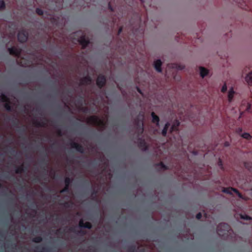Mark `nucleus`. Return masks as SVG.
Instances as JSON below:
<instances>
[{
	"instance_id": "obj_1",
	"label": "nucleus",
	"mask_w": 252,
	"mask_h": 252,
	"mask_svg": "<svg viewBox=\"0 0 252 252\" xmlns=\"http://www.w3.org/2000/svg\"><path fill=\"white\" fill-rule=\"evenodd\" d=\"M144 115L143 114L139 113L137 117L134 119V124L135 125L136 132L138 136L141 135L143 132V120Z\"/></svg>"
},
{
	"instance_id": "obj_2",
	"label": "nucleus",
	"mask_w": 252,
	"mask_h": 252,
	"mask_svg": "<svg viewBox=\"0 0 252 252\" xmlns=\"http://www.w3.org/2000/svg\"><path fill=\"white\" fill-rule=\"evenodd\" d=\"M231 230V227L229 224L226 223H220L217 226V231L219 235L224 236L227 235L229 231Z\"/></svg>"
},
{
	"instance_id": "obj_3",
	"label": "nucleus",
	"mask_w": 252,
	"mask_h": 252,
	"mask_svg": "<svg viewBox=\"0 0 252 252\" xmlns=\"http://www.w3.org/2000/svg\"><path fill=\"white\" fill-rule=\"evenodd\" d=\"M87 123L101 127H104L105 126V123L103 120L100 119L95 116H92L89 117L87 120Z\"/></svg>"
},
{
	"instance_id": "obj_4",
	"label": "nucleus",
	"mask_w": 252,
	"mask_h": 252,
	"mask_svg": "<svg viewBox=\"0 0 252 252\" xmlns=\"http://www.w3.org/2000/svg\"><path fill=\"white\" fill-rule=\"evenodd\" d=\"M28 32L25 30L19 31L17 35L18 40L21 43L26 42L28 39Z\"/></svg>"
},
{
	"instance_id": "obj_5",
	"label": "nucleus",
	"mask_w": 252,
	"mask_h": 252,
	"mask_svg": "<svg viewBox=\"0 0 252 252\" xmlns=\"http://www.w3.org/2000/svg\"><path fill=\"white\" fill-rule=\"evenodd\" d=\"M34 252H57V251L54 248L37 245L35 247Z\"/></svg>"
},
{
	"instance_id": "obj_6",
	"label": "nucleus",
	"mask_w": 252,
	"mask_h": 252,
	"mask_svg": "<svg viewBox=\"0 0 252 252\" xmlns=\"http://www.w3.org/2000/svg\"><path fill=\"white\" fill-rule=\"evenodd\" d=\"M222 191L229 194H232V191H233L239 198L244 199L243 195L238 191V190L232 187L223 188Z\"/></svg>"
},
{
	"instance_id": "obj_7",
	"label": "nucleus",
	"mask_w": 252,
	"mask_h": 252,
	"mask_svg": "<svg viewBox=\"0 0 252 252\" xmlns=\"http://www.w3.org/2000/svg\"><path fill=\"white\" fill-rule=\"evenodd\" d=\"M96 85L99 89L102 88L106 84V77L103 74H99L96 79Z\"/></svg>"
},
{
	"instance_id": "obj_8",
	"label": "nucleus",
	"mask_w": 252,
	"mask_h": 252,
	"mask_svg": "<svg viewBox=\"0 0 252 252\" xmlns=\"http://www.w3.org/2000/svg\"><path fill=\"white\" fill-rule=\"evenodd\" d=\"M78 41L82 45L83 49H85L90 43L89 39L86 37L85 35H82L81 36Z\"/></svg>"
},
{
	"instance_id": "obj_9",
	"label": "nucleus",
	"mask_w": 252,
	"mask_h": 252,
	"mask_svg": "<svg viewBox=\"0 0 252 252\" xmlns=\"http://www.w3.org/2000/svg\"><path fill=\"white\" fill-rule=\"evenodd\" d=\"M8 52L11 55L15 57H19L21 53V49L16 47H12L8 49Z\"/></svg>"
},
{
	"instance_id": "obj_10",
	"label": "nucleus",
	"mask_w": 252,
	"mask_h": 252,
	"mask_svg": "<svg viewBox=\"0 0 252 252\" xmlns=\"http://www.w3.org/2000/svg\"><path fill=\"white\" fill-rule=\"evenodd\" d=\"M70 145L72 148L75 149L78 152L81 154L84 153V148L81 144L71 141Z\"/></svg>"
},
{
	"instance_id": "obj_11",
	"label": "nucleus",
	"mask_w": 252,
	"mask_h": 252,
	"mask_svg": "<svg viewBox=\"0 0 252 252\" xmlns=\"http://www.w3.org/2000/svg\"><path fill=\"white\" fill-rule=\"evenodd\" d=\"M138 146L139 148L141 149L143 151H146L148 149L147 144L144 139L141 138H138Z\"/></svg>"
},
{
	"instance_id": "obj_12",
	"label": "nucleus",
	"mask_w": 252,
	"mask_h": 252,
	"mask_svg": "<svg viewBox=\"0 0 252 252\" xmlns=\"http://www.w3.org/2000/svg\"><path fill=\"white\" fill-rule=\"evenodd\" d=\"M92 78L90 76L87 75L80 80L79 85L82 86L90 84L92 82Z\"/></svg>"
},
{
	"instance_id": "obj_13",
	"label": "nucleus",
	"mask_w": 252,
	"mask_h": 252,
	"mask_svg": "<svg viewBox=\"0 0 252 252\" xmlns=\"http://www.w3.org/2000/svg\"><path fill=\"white\" fill-rule=\"evenodd\" d=\"M79 226L81 228H85L88 229H91L92 225L90 222H84L83 219H81L79 222Z\"/></svg>"
},
{
	"instance_id": "obj_14",
	"label": "nucleus",
	"mask_w": 252,
	"mask_h": 252,
	"mask_svg": "<svg viewBox=\"0 0 252 252\" xmlns=\"http://www.w3.org/2000/svg\"><path fill=\"white\" fill-rule=\"evenodd\" d=\"M161 65L162 63L160 60H157L154 62V65L155 69L158 72H161Z\"/></svg>"
},
{
	"instance_id": "obj_15",
	"label": "nucleus",
	"mask_w": 252,
	"mask_h": 252,
	"mask_svg": "<svg viewBox=\"0 0 252 252\" xmlns=\"http://www.w3.org/2000/svg\"><path fill=\"white\" fill-rule=\"evenodd\" d=\"M180 122L178 120H175L170 129V132L172 133L174 131L178 130V127L180 125Z\"/></svg>"
},
{
	"instance_id": "obj_16",
	"label": "nucleus",
	"mask_w": 252,
	"mask_h": 252,
	"mask_svg": "<svg viewBox=\"0 0 252 252\" xmlns=\"http://www.w3.org/2000/svg\"><path fill=\"white\" fill-rule=\"evenodd\" d=\"M152 122L156 124L157 126H159V118L154 112H152Z\"/></svg>"
},
{
	"instance_id": "obj_17",
	"label": "nucleus",
	"mask_w": 252,
	"mask_h": 252,
	"mask_svg": "<svg viewBox=\"0 0 252 252\" xmlns=\"http://www.w3.org/2000/svg\"><path fill=\"white\" fill-rule=\"evenodd\" d=\"M69 231L71 232L76 233L78 234H80L82 236H84L86 234V232L83 230H80L76 232V229L75 227H70L68 229Z\"/></svg>"
},
{
	"instance_id": "obj_18",
	"label": "nucleus",
	"mask_w": 252,
	"mask_h": 252,
	"mask_svg": "<svg viewBox=\"0 0 252 252\" xmlns=\"http://www.w3.org/2000/svg\"><path fill=\"white\" fill-rule=\"evenodd\" d=\"M27 170V168L25 167L23 164H22L15 169V173L17 174H21L25 172Z\"/></svg>"
},
{
	"instance_id": "obj_19",
	"label": "nucleus",
	"mask_w": 252,
	"mask_h": 252,
	"mask_svg": "<svg viewBox=\"0 0 252 252\" xmlns=\"http://www.w3.org/2000/svg\"><path fill=\"white\" fill-rule=\"evenodd\" d=\"M170 126V124L169 122H167L164 126L163 129L162 130L161 134L163 136H166L167 132V130Z\"/></svg>"
},
{
	"instance_id": "obj_20",
	"label": "nucleus",
	"mask_w": 252,
	"mask_h": 252,
	"mask_svg": "<svg viewBox=\"0 0 252 252\" xmlns=\"http://www.w3.org/2000/svg\"><path fill=\"white\" fill-rule=\"evenodd\" d=\"M208 73V70L207 69L203 67H200V74L202 78L207 75Z\"/></svg>"
},
{
	"instance_id": "obj_21",
	"label": "nucleus",
	"mask_w": 252,
	"mask_h": 252,
	"mask_svg": "<svg viewBox=\"0 0 252 252\" xmlns=\"http://www.w3.org/2000/svg\"><path fill=\"white\" fill-rule=\"evenodd\" d=\"M156 166L159 167L161 170H166L168 169V167L165 165L162 162H160L156 164Z\"/></svg>"
},
{
	"instance_id": "obj_22",
	"label": "nucleus",
	"mask_w": 252,
	"mask_h": 252,
	"mask_svg": "<svg viewBox=\"0 0 252 252\" xmlns=\"http://www.w3.org/2000/svg\"><path fill=\"white\" fill-rule=\"evenodd\" d=\"M33 124L36 127H44L46 126L45 122H40L36 120L33 122Z\"/></svg>"
},
{
	"instance_id": "obj_23",
	"label": "nucleus",
	"mask_w": 252,
	"mask_h": 252,
	"mask_svg": "<svg viewBox=\"0 0 252 252\" xmlns=\"http://www.w3.org/2000/svg\"><path fill=\"white\" fill-rule=\"evenodd\" d=\"M234 94V91H233V88H231L228 92V99L229 102H231L232 100V99L233 98V95Z\"/></svg>"
},
{
	"instance_id": "obj_24",
	"label": "nucleus",
	"mask_w": 252,
	"mask_h": 252,
	"mask_svg": "<svg viewBox=\"0 0 252 252\" xmlns=\"http://www.w3.org/2000/svg\"><path fill=\"white\" fill-rule=\"evenodd\" d=\"M244 166L249 171L252 172V162H245L244 163Z\"/></svg>"
},
{
	"instance_id": "obj_25",
	"label": "nucleus",
	"mask_w": 252,
	"mask_h": 252,
	"mask_svg": "<svg viewBox=\"0 0 252 252\" xmlns=\"http://www.w3.org/2000/svg\"><path fill=\"white\" fill-rule=\"evenodd\" d=\"M0 100L3 102H7L9 101V98L4 94L2 93L0 95Z\"/></svg>"
},
{
	"instance_id": "obj_26",
	"label": "nucleus",
	"mask_w": 252,
	"mask_h": 252,
	"mask_svg": "<svg viewBox=\"0 0 252 252\" xmlns=\"http://www.w3.org/2000/svg\"><path fill=\"white\" fill-rule=\"evenodd\" d=\"M245 80L249 84H252V72L249 73L245 78Z\"/></svg>"
},
{
	"instance_id": "obj_27",
	"label": "nucleus",
	"mask_w": 252,
	"mask_h": 252,
	"mask_svg": "<svg viewBox=\"0 0 252 252\" xmlns=\"http://www.w3.org/2000/svg\"><path fill=\"white\" fill-rule=\"evenodd\" d=\"M4 108L5 109L9 112H11L13 111V108L10 105V101L9 102H7L4 104Z\"/></svg>"
},
{
	"instance_id": "obj_28",
	"label": "nucleus",
	"mask_w": 252,
	"mask_h": 252,
	"mask_svg": "<svg viewBox=\"0 0 252 252\" xmlns=\"http://www.w3.org/2000/svg\"><path fill=\"white\" fill-rule=\"evenodd\" d=\"M32 241L34 243H39L42 241V238L41 236H36L32 239Z\"/></svg>"
},
{
	"instance_id": "obj_29",
	"label": "nucleus",
	"mask_w": 252,
	"mask_h": 252,
	"mask_svg": "<svg viewBox=\"0 0 252 252\" xmlns=\"http://www.w3.org/2000/svg\"><path fill=\"white\" fill-rule=\"evenodd\" d=\"M72 179L69 177H66L64 179V184L66 186H69Z\"/></svg>"
},
{
	"instance_id": "obj_30",
	"label": "nucleus",
	"mask_w": 252,
	"mask_h": 252,
	"mask_svg": "<svg viewBox=\"0 0 252 252\" xmlns=\"http://www.w3.org/2000/svg\"><path fill=\"white\" fill-rule=\"evenodd\" d=\"M136 247L135 245L129 246L127 248V252H135Z\"/></svg>"
},
{
	"instance_id": "obj_31",
	"label": "nucleus",
	"mask_w": 252,
	"mask_h": 252,
	"mask_svg": "<svg viewBox=\"0 0 252 252\" xmlns=\"http://www.w3.org/2000/svg\"><path fill=\"white\" fill-rule=\"evenodd\" d=\"M241 136L243 138H244L245 139H246L247 140H250L252 138L251 135L249 133H248L247 132H245V133H243L242 134Z\"/></svg>"
},
{
	"instance_id": "obj_32",
	"label": "nucleus",
	"mask_w": 252,
	"mask_h": 252,
	"mask_svg": "<svg viewBox=\"0 0 252 252\" xmlns=\"http://www.w3.org/2000/svg\"><path fill=\"white\" fill-rule=\"evenodd\" d=\"M240 218L245 220H251L252 218L247 215H240Z\"/></svg>"
},
{
	"instance_id": "obj_33",
	"label": "nucleus",
	"mask_w": 252,
	"mask_h": 252,
	"mask_svg": "<svg viewBox=\"0 0 252 252\" xmlns=\"http://www.w3.org/2000/svg\"><path fill=\"white\" fill-rule=\"evenodd\" d=\"M69 190V186H66L65 185V187L61 191V193H63V192H68Z\"/></svg>"
},
{
	"instance_id": "obj_34",
	"label": "nucleus",
	"mask_w": 252,
	"mask_h": 252,
	"mask_svg": "<svg viewBox=\"0 0 252 252\" xmlns=\"http://www.w3.org/2000/svg\"><path fill=\"white\" fill-rule=\"evenodd\" d=\"M5 8V3L3 0H0V10H3Z\"/></svg>"
},
{
	"instance_id": "obj_35",
	"label": "nucleus",
	"mask_w": 252,
	"mask_h": 252,
	"mask_svg": "<svg viewBox=\"0 0 252 252\" xmlns=\"http://www.w3.org/2000/svg\"><path fill=\"white\" fill-rule=\"evenodd\" d=\"M35 11L38 15L41 16L43 14V11L39 8H37Z\"/></svg>"
},
{
	"instance_id": "obj_36",
	"label": "nucleus",
	"mask_w": 252,
	"mask_h": 252,
	"mask_svg": "<svg viewBox=\"0 0 252 252\" xmlns=\"http://www.w3.org/2000/svg\"><path fill=\"white\" fill-rule=\"evenodd\" d=\"M70 204H72V203H70L69 202H65L63 205L65 208H69L70 207Z\"/></svg>"
},
{
	"instance_id": "obj_37",
	"label": "nucleus",
	"mask_w": 252,
	"mask_h": 252,
	"mask_svg": "<svg viewBox=\"0 0 252 252\" xmlns=\"http://www.w3.org/2000/svg\"><path fill=\"white\" fill-rule=\"evenodd\" d=\"M227 91V86L225 84H224L222 87L221 91L222 93H225Z\"/></svg>"
},
{
	"instance_id": "obj_38",
	"label": "nucleus",
	"mask_w": 252,
	"mask_h": 252,
	"mask_svg": "<svg viewBox=\"0 0 252 252\" xmlns=\"http://www.w3.org/2000/svg\"><path fill=\"white\" fill-rule=\"evenodd\" d=\"M41 164H43L44 165V167H47V161L45 160V159H42L41 160Z\"/></svg>"
},
{
	"instance_id": "obj_39",
	"label": "nucleus",
	"mask_w": 252,
	"mask_h": 252,
	"mask_svg": "<svg viewBox=\"0 0 252 252\" xmlns=\"http://www.w3.org/2000/svg\"><path fill=\"white\" fill-rule=\"evenodd\" d=\"M97 193V190H96L95 189H92V193H91L92 196H96Z\"/></svg>"
},
{
	"instance_id": "obj_40",
	"label": "nucleus",
	"mask_w": 252,
	"mask_h": 252,
	"mask_svg": "<svg viewBox=\"0 0 252 252\" xmlns=\"http://www.w3.org/2000/svg\"><path fill=\"white\" fill-rule=\"evenodd\" d=\"M202 214L201 213H198L196 215V218L197 220H200L202 218Z\"/></svg>"
},
{
	"instance_id": "obj_41",
	"label": "nucleus",
	"mask_w": 252,
	"mask_h": 252,
	"mask_svg": "<svg viewBox=\"0 0 252 252\" xmlns=\"http://www.w3.org/2000/svg\"><path fill=\"white\" fill-rule=\"evenodd\" d=\"M26 131V128L25 126H23L22 127L19 128L18 130V131H22L23 132H24Z\"/></svg>"
},
{
	"instance_id": "obj_42",
	"label": "nucleus",
	"mask_w": 252,
	"mask_h": 252,
	"mask_svg": "<svg viewBox=\"0 0 252 252\" xmlns=\"http://www.w3.org/2000/svg\"><path fill=\"white\" fill-rule=\"evenodd\" d=\"M108 9L110 10V11L113 12L114 9L113 7L111 6L110 2L108 3Z\"/></svg>"
},
{
	"instance_id": "obj_43",
	"label": "nucleus",
	"mask_w": 252,
	"mask_h": 252,
	"mask_svg": "<svg viewBox=\"0 0 252 252\" xmlns=\"http://www.w3.org/2000/svg\"><path fill=\"white\" fill-rule=\"evenodd\" d=\"M9 152L11 155H14V154L16 153V151L13 148H11Z\"/></svg>"
},
{
	"instance_id": "obj_44",
	"label": "nucleus",
	"mask_w": 252,
	"mask_h": 252,
	"mask_svg": "<svg viewBox=\"0 0 252 252\" xmlns=\"http://www.w3.org/2000/svg\"><path fill=\"white\" fill-rule=\"evenodd\" d=\"M57 134L59 136H61L62 135V132L61 129H58L57 131Z\"/></svg>"
},
{
	"instance_id": "obj_45",
	"label": "nucleus",
	"mask_w": 252,
	"mask_h": 252,
	"mask_svg": "<svg viewBox=\"0 0 252 252\" xmlns=\"http://www.w3.org/2000/svg\"><path fill=\"white\" fill-rule=\"evenodd\" d=\"M122 31H123V27H121L119 28V30H118V34H120L122 32Z\"/></svg>"
},
{
	"instance_id": "obj_46",
	"label": "nucleus",
	"mask_w": 252,
	"mask_h": 252,
	"mask_svg": "<svg viewBox=\"0 0 252 252\" xmlns=\"http://www.w3.org/2000/svg\"><path fill=\"white\" fill-rule=\"evenodd\" d=\"M137 91L139 94H143L141 90L138 87H137Z\"/></svg>"
},
{
	"instance_id": "obj_47",
	"label": "nucleus",
	"mask_w": 252,
	"mask_h": 252,
	"mask_svg": "<svg viewBox=\"0 0 252 252\" xmlns=\"http://www.w3.org/2000/svg\"><path fill=\"white\" fill-rule=\"evenodd\" d=\"M178 69H182L183 68V67L182 66V65H179L177 67Z\"/></svg>"
},
{
	"instance_id": "obj_48",
	"label": "nucleus",
	"mask_w": 252,
	"mask_h": 252,
	"mask_svg": "<svg viewBox=\"0 0 252 252\" xmlns=\"http://www.w3.org/2000/svg\"><path fill=\"white\" fill-rule=\"evenodd\" d=\"M64 231H61L60 229L57 230V232L61 234H63L64 233Z\"/></svg>"
},
{
	"instance_id": "obj_49",
	"label": "nucleus",
	"mask_w": 252,
	"mask_h": 252,
	"mask_svg": "<svg viewBox=\"0 0 252 252\" xmlns=\"http://www.w3.org/2000/svg\"><path fill=\"white\" fill-rule=\"evenodd\" d=\"M219 165L220 166H221L222 165V161L220 160V159H219Z\"/></svg>"
},
{
	"instance_id": "obj_50",
	"label": "nucleus",
	"mask_w": 252,
	"mask_h": 252,
	"mask_svg": "<svg viewBox=\"0 0 252 252\" xmlns=\"http://www.w3.org/2000/svg\"><path fill=\"white\" fill-rule=\"evenodd\" d=\"M15 125L17 126L18 125V121H14Z\"/></svg>"
},
{
	"instance_id": "obj_51",
	"label": "nucleus",
	"mask_w": 252,
	"mask_h": 252,
	"mask_svg": "<svg viewBox=\"0 0 252 252\" xmlns=\"http://www.w3.org/2000/svg\"><path fill=\"white\" fill-rule=\"evenodd\" d=\"M84 182H85V183H87V184H89V181H88V180H85V181H84Z\"/></svg>"
},
{
	"instance_id": "obj_52",
	"label": "nucleus",
	"mask_w": 252,
	"mask_h": 252,
	"mask_svg": "<svg viewBox=\"0 0 252 252\" xmlns=\"http://www.w3.org/2000/svg\"><path fill=\"white\" fill-rule=\"evenodd\" d=\"M0 236L1 237H3V236H3V234H2L1 232H0Z\"/></svg>"
},
{
	"instance_id": "obj_53",
	"label": "nucleus",
	"mask_w": 252,
	"mask_h": 252,
	"mask_svg": "<svg viewBox=\"0 0 252 252\" xmlns=\"http://www.w3.org/2000/svg\"><path fill=\"white\" fill-rule=\"evenodd\" d=\"M113 22L114 23H116V19H113Z\"/></svg>"
},
{
	"instance_id": "obj_54",
	"label": "nucleus",
	"mask_w": 252,
	"mask_h": 252,
	"mask_svg": "<svg viewBox=\"0 0 252 252\" xmlns=\"http://www.w3.org/2000/svg\"><path fill=\"white\" fill-rule=\"evenodd\" d=\"M9 200H10L11 202H12V201H13V198H9Z\"/></svg>"
},
{
	"instance_id": "obj_55",
	"label": "nucleus",
	"mask_w": 252,
	"mask_h": 252,
	"mask_svg": "<svg viewBox=\"0 0 252 252\" xmlns=\"http://www.w3.org/2000/svg\"><path fill=\"white\" fill-rule=\"evenodd\" d=\"M228 145V142H225V146H227Z\"/></svg>"
},
{
	"instance_id": "obj_56",
	"label": "nucleus",
	"mask_w": 252,
	"mask_h": 252,
	"mask_svg": "<svg viewBox=\"0 0 252 252\" xmlns=\"http://www.w3.org/2000/svg\"><path fill=\"white\" fill-rule=\"evenodd\" d=\"M35 180H36V181H39V179H38V178H36L35 179Z\"/></svg>"
},
{
	"instance_id": "obj_57",
	"label": "nucleus",
	"mask_w": 252,
	"mask_h": 252,
	"mask_svg": "<svg viewBox=\"0 0 252 252\" xmlns=\"http://www.w3.org/2000/svg\"><path fill=\"white\" fill-rule=\"evenodd\" d=\"M238 130L240 131H242V129L241 128H239Z\"/></svg>"
},
{
	"instance_id": "obj_58",
	"label": "nucleus",
	"mask_w": 252,
	"mask_h": 252,
	"mask_svg": "<svg viewBox=\"0 0 252 252\" xmlns=\"http://www.w3.org/2000/svg\"><path fill=\"white\" fill-rule=\"evenodd\" d=\"M16 246V245L14 244V247H15Z\"/></svg>"
},
{
	"instance_id": "obj_59",
	"label": "nucleus",
	"mask_w": 252,
	"mask_h": 252,
	"mask_svg": "<svg viewBox=\"0 0 252 252\" xmlns=\"http://www.w3.org/2000/svg\"><path fill=\"white\" fill-rule=\"evenodd\" d=\"M141 1L142 2H143L142 0H141Z\"/></svg>"
}]
</instances>
